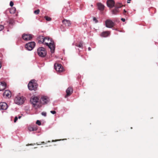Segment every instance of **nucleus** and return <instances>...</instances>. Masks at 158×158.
<instances>
[{"mask_svg": "<svg viewBox=\"0 0 158 158\" xmlns=\"http://www.w3.org/2000/svg\"><path fill=\"white\" fill-rule=\"evenodd\" d=\"M1 66H2L1 63L0 62V69H1Z\"/></svg>", "mask_w": 158, "mask_h": 158, "instance_id": "58836bf2", "label": "nucleus"}, {"mask_svg": "<svg viewBox=\"0 0 158 158\" xmlns=\"http://www.w3.org/2000/svg\"><path fill=\"white\" fill-rule=\"evenodd\" d=\"M121 6H115V8L112 10V12L113 14L115 15L116 13L118 12V9L121 7Z\"/></svg>", "mask_w": 158, "mask_h": 158, "instance_id": "6ab92c4d", "label": "nucleus"}, {"mask_svg": "<svg viewBox=\"0 0 158 158\" xmlns=\"http://www.w3.org/2000/svg\"><path fill=\"white\" fill-rule=\"evenodd\" d=\"M62 22L66 26H69L71 24V23L70 20L65 19L63 20L62 21Z\"/></svg>", "mask_w": 158, "mask_h": 158, "instance_id": "f3484780", "label": "nucleus"}, {"mask_svg": "<svg viewBox=\"0 0 158 158\" xmlns=\"http://www.w3.org/2000/svg\"><path fill=\"white\" fill-rule=\"evenodd\" d=\"M18 118L17 116H15V118L14 122V123H16L17 120H18Z\"/></svg>", "mask_w": 158, "mask_h": 158, "instance_id": "c756f323", "label": "nucleus"}, {"mask_svg": "<svg viewBox=\"0 0 158 158\" xmlns=\"http://www.w3.org/2000/svg\"><path fill=\"white\" fill-rule=\"evenodd\" d=\"M8 108L7 103L5 102L0 103V110H6Z\"/></svg>", "mask_w": 158, "mask_h": 158, "instance_id": "f8f14e48", "label": "nucleus"}, {"mask_svg": "<svg viewBox=\"0 0 158 158\" xmlns=\"http://www.w3.org/2000/svg\"><path fill=\"white\" fill-rule=\"evenodd\" d=\"M14 5V3L12 1H10V5L11 6H12Z\"/></svg>", "mask_w": 158, "mask_h": 158, "instance_id": "7c9ffc66", "label": "nucleus"}, {"mask_svg": "<svg viewBox=\"0 0 158 158\" xmlns=\"http://www.w3.org/2000/svg\"><path fill=\"white\" fill-rule=\"evenodd\" d=\"M33 38V35L28 34H24L22 36V38L25 41L31 40Z\"/></svg>", "mask_w": 158, "mask_h": 158, "instance_id": "1a4fd4ad", "label": "nucleus"}, {"mask_svg": "<svg viewBox=\"0 0 158 158\" xmlns=\"http://www.w3.org/2000/svg\"><path fill=\"white\" fill-rule=\"evenodd\" d=\"M93 20L95 22V23H97L98 22V21L97 20L96 18L95 17H94L93 18Z\"/></svg>", "mask_w": 158, "mask_h": 158, "instance_id": "a878e982", "label": "nucleus"}, {"mask_svg": "<svg viewBox=\"0 0 158 158\" xmlns=\"http://www.w3.org/2000/svg\"><path fill=\"white\" fill-rule=\"evenodd\" d=\"M39 38L41 40H39V43L40 42L43 43L45 40H47L48 41H50L49 43L45 42L44 44L47 46H48L49 48L50 49L51 53H53L54 52L55 45L54 44V41L52 39L48 37H44L43 36H41L39 37Z\"/></svg>", "mask_w": 158, "mask_h": 158, "instance_id": "f257e3e1", "label": "nucleus"}, {"mask_svg": "<svg viewBox=\"0 0 158 158\" xmlns=\"http://www.w3.org/2000/svg\"><path fill=\"white\" fill-rule=\"evenodd\" d=\"M36 144H37V145H39V144H37V143H36Z\"/></svg>", "mask_w": 158, "mask_h": 158, "instance_id": "a18cd8bd", "label": "nucleus"}, {"mask_svg": "<svg viewBox=\"0 0 158 158\" xmlns=\"http://www.w3.org/2000/svg\"><path fill=\"white\" fill-rule=\"evenodd\" d=\"M8 22L9 25H12L14 24V22L13 19H10L9 20Z\"/></svg>", "mask_w": 158, "mask_h": 158, "instance_id": "5701e85b", "label": "nucleus"}, {"mask_svg": "<svg viewBox=\"0 0 158 158\" xmlns=\"http://www.w3.org/2000/svg\"><path fill=\"white\" fill-rule=\"evenodd\" d=\"M49 100V98L48 97L43 96L41 98L40 102L42 104H46L48 102Z\"/></svg>", "mask_w": 158, "mask_h": 158, "instance_id": "9d476101", "label": "nucleus"}, {"mask_svg": "<svg viewBox=\"0 0 158 158\" xmlns=\"http://www.w3.org/2000/svg\"><path fill=\"white\" fill-rule=\"evenodd\" d=\"M0 91H2L5 89L6 86V84L4 82H0Z\"/></svg>", "mask_w": 158, "mask_h": 158, "instance_id": "a211bd4d", "label": "nucleus"}, {"mask_svg": "<svg viewBox=\"0 0 158 158\" xmlns=\"http://www.w3.org/2000/svg\"><path fill=\"white\" fill-rule=\"evenodd\" d=\"M35 43L34 41L28 42L25 45V48L28 51H31L35 47Z\"/></svg>", "mask_w": 158, "mask_h": 158, "instance_id": "423d86ee", "label": "nucleus"}, {"mask_svg": "<svg viewBox=\"0 0 158 158\" xmlns=\"http://www.w3.org/2000/svg\"><path fill=\"white\" fill-rule=\"evenodd\" d=\"M39 99L37 97H34L30 99L31 103L34 106V107L37 109L40 107V106L38 104Z\"/></svg>", "mask_w": 158, "mask_h": 158, "instance_id": "39448f33", "label": "nucleus"}, {"mask_svg": "<svg viewBox=\"0 0 158 158\" xmlns=\"http://www.w3.org/2000/svg\"><path fill=\"white\" fill-rule=\"evenodd\" d=\"M21 116H19L18 117V118L20 119L21 117Z\"/></svg>", "mask_w": 158, "mask_h": 158, "instance_id": "4c0bfd02", "label": "nucleus"}, {"mask_svg": "<svg viewBox=\"0 0 158 158\" xmlns=\"http://www.w3.org/2000/svg\"><path fill=\"white\" fill-rule=\"evenodd\" d=\"M110 35V31H104L100 34V36L102 37H107Z\"/></svg>", "mask_w": 158, "mask_h": 158, "instance_id": "ddd939ff", "label": "nucleus"}, {"mask_svg": "<svg viewBox=\"0 0 158 158\" xmlns=\"http://www.w3.org/2000/svg\"><path fill=\"white\" fill-rule=\"evenodd\" d=\"M48 142H50V141H48Z\"/></svg>", "mask_w": 158, "mask_h": 158, "instance_id": "49530a36", "label": "nucleus"}, {"mask_svg": "<svg viewBox=\"0 0 158 158\" xmlns=\"http://www.w3.org/2000/svg\"><path fill=\"white\" fill-rule=\"evenodd\" d=\"M44 18H45V19L47 21H50L52 19L51 18L48 17L47 16H45Z\"/></svg>", "mask_w": 158, "mask_h": 158, "instance_id": "393cba45", "label": "nucleus"}, {"mask_svg": "<svg viewBox=\"0 0 158 158\" xmlns=\"http://www.w3.org/2000/svg\"><path fill=\"white\" fill-rule=\"evenodd\" d=\"M127 12V11L125 9L123 10V14L124 15H125V14Z\"/></svg>", "mask_w": 158, "mask_h": 158, "instance_id": "72a5a7b5", "label": "nucleus"}, {"mask_svg": "<svg viewBox=\"0 0 158 158\" xmlns=\"http://www.w3.org/2000/svg\"><path fill=\"white\" fill-rule=\"evenodd\" d=\"M54 66L55 69L57 71H58L59 72L63 71V68L61 64L56 63L54 64Z\"/></svg>", "mask_w": 158, "mask_h": 158, "instance_id": "6e6552de", "label": "nucleus"}, {"mask_svg": "<svg viewBox=\"0 0 158 158\" xmlns=\"http://www.w3.org/2000/svg\"><path fill=\"white\" fill-rule=\"evenodd\" d=\"M32 145V144H28V145H27V146H28V145Z\"/></svg>", "mask_w": 158, "mask_h": 158, "instance_id": "a19ab883", "label": "nucleus"}, {"mask_svg": "<svg viewBox=\"0 0 158 158\" xmlns=\"http://www.w3.org/2000/svg\"><path fill=\"white\" fill-rule=\"evenodd\" d=\"M121 20L123 22H124L125 21V19L124 18H122L121 19Z\"/></svg>", "mask_w": 158, "mask_h": 158, "instance_id": "473e14b6", "label": "nucleus"}, {"mask_svg": "<svg viewBox=\"0 0 158 158\" xmlns=\"http://www.w3.org/2000/svg\"><path fill=\"white\" fill-rule=\"evenodd\" d=\"M66 95L65 97L66 98L67 96L71 95L73 92V89L72 87H68L66 91Z\"/></svg>", "mask_w": 158, "mask_h": 158, "instance_id": "4468645a", "label": "nucleus"}, {"mask_svg": "<svg viewBox=\"0 0 158 158\" xmlns=\"http://www.w3.org/2000/svg\"><path fill=\"white\" fill-rule=\"evenodd\" d=\"M41 114L42 115L45 117L46 116V115H47V114H46V112H42V113H41Z\"/></svg>", "mask_w": 158, "mask_h": 158, "instance_id": "cd10ccee", "label": "nucleus"}, {"mask_svg": "<svg viewBox=\"0 0 158 158\" xmlns=\"http://www.w3.org/2000/svg\"><path fill=\"white\" fill-rule=\"evenodd\" d=\"M131 1V0H127V3H130V1Z\"/></svg>", "mask_w": 158, "mask_h": 158, "instance_id": "e433bc0d", "label": "nucleus"}, {"mask_svg": "<svg viewBox=\"0 0 158 158\" xmlns=\"http://www.w3.org/2000/svg\"><path fill=\"white\" fill-rule=\"evenodd\" d=\"M40 12V10L39 9H37L36 10H35L34 11V13L35 15H37L39 14Z\"/></svg>", "mask_w": 158, "mask_h": 158, "instance_id": "b1692460", "label": "nucleus"}, {"mask_svg": "<svg viewBox=\"0 0 158 158\" xmlns=\"http://www.w3.org/2000/svg\"><path fill=\"white\" fill-rule=\"evenodd\" d=\"M50 112L52 114H55L56 113V111L55 110H52L50 111Z\"/></svg>", "mask_w": 158, "mask_h": 158, "instance_id": "2f4dec72", "label": "nucleus"}, {"mask_svg": "<svg viewBox=\"0 0 158 158\" xmlns=\"http://www.w3.org/2000/svg\"><path fill=\"white\" fill-rule=\"evenodd\" d=\"M78 50H79V51H81V50H80L79 49H78Z\"/></svg>", "mask_w": 158, "mask_h": 158, "instance_id": "c03bdc74", "label": "nucleus"}, {"mask_svg": "<svg viewBox=\"0 0 158 158\" xmlns=\"http://www.w3.org/2000/svg\"><path fill=\"white\" fill-rule=\"evenodd\" d=\"M76 46L79 48H81V49H83V43L81 42H80L79 44H76Z\"/></svg>", "mask_w": 158, "mask_h": 158, "instance_id": "412c9836", "label": "nucleus"}, {"mask_svg": "<svg viewBox=\"0 0 158 158\" xmlns=\"http://www.w3.org/2000/svg\"><path fill=\"white\" fill-rule=\"evenodd\" d=\"M11 92L9 90H6L3 93V95L4 96H6L7 97L9 98L11 97Z\"/></svg>", "mask_w": 158, "mask_h": 158, "instance_id": "dca6fc26", "label": "nucleus"}, {"mask_svg": "<svg viewBox=\"0 0 158 158\" xmlns=\"http://www.w3.org/2000/svg\"><path fill=\"white\" fill-rule=\"evenodd\" d=\"M113 29V30H116V31L117 30V29Z\"/></svg>", "mask_w": 158, "mask_h": 158, "instance_id": "ea45409f", "label": "nucleus"}, {"mask_svg": "<svg viewBox=\"0 0 158 158\" xmlns=\"http://www.w3.org/2000/svg\"><path fill=\"white\" fill-rule=\"evenodd\" d=\"M4 28V26L2 25H0V31L2 30Z\"/></svg>", "mask_w": 158, "mask_h": 158, "instance_id": "c85d7f7f", "label": "nucleus"}, {"mask_svg": "<svg viewBox=\"0 0 158 158\" xmlns=\"http://www.w3.org/2000/svg\"><path fill=\"white\" fill-rule=\"evenodd\" d=\"M98 9L101 11H103L104 9V6L101 3H98L97 4Z\"/></svg>", "mask_w": 158, "mask_h": 158, "instance_id": "2eb2a0df", "label": "nucleus"}, {"mask_svg": "<svg viewBox=\"0 0 158 158\" xmlns=\"http://www.w3.org/2000/svg\"><path fill=\"white\" fill-rule=\"evenodd\" d=\"M63 139H60V140H56L55 141H54V140H52V142H54V141H60V140H63Z\"/></svg>", "mask_w": 158, "mask_h": 158, "instance_id": "f704fd0d", "label": "nucleus"}, {"mask_svg": "<svg viewBox=\"0 0 158 158\" xmlns=\"http://www.w3.org/2000/svg\"><path fill=\"white\" fill-rule=\"evenodd\" d=\"M25 100V98L23 96H18L15 98L14 101L15 104L18 105H20L23 104Z\"/></svg>", "mask_w": 158, "mask_h": 158, "instance_id": "20e7f679", "label": "nucleus"}, {"mask_svg": "<svg viewBox=\"0 0 158 158\" xmlns=\"http://www.w3.org/2000/svg\"><path fill=\"white\" fill-rule=\"evenodd\" d=\"M38 86V84L35 82V79L31 80L28 85V88L30 90H36L37 89Z\"/></svg>", "mask_w": 158, "mask_h": 158, "instance_id": "f03ea898", "label": "nucleus"}, {"mask_svg": "<svg viewBox=\"0 0 158 158\" xmlns=\"http://www.w3.org/2000/svg\"><path fill=\"white\" fill-rule=\"evenodd\" d=\"M37 52L38 55L42 57H44L47 55L46 51L45 48L43 47L39 48Z\"/></svg>", "mask_w": 158, "mask_h": 158, "instance_id": "7ed1b4c3", "label": "nucleus"}, {"mask_svg": "<svg viewBox=\"0 0 158 158\" xmlns=\"http://www.w3.org/2000/svg\"><path fill=\"white\" fill-rule=\"evenodd\" d=\"M91 6L92 7H93V5H91Z\"/></svg>", "mask_w": 158, "mask_h": 158, "instance_id": "37998d69", "label": "nucleus"}, {"mask_svg": "<svg viewBox=\"0 0 158 158\" xmlns=\"http://www.w3.org/2000/svg\"><path fill=\"white\" fill-rule=\"evenodd\" d=\"M41 143H44V142H41Z\"/></svg>", "mask_w": 158, "mask_h": 158, "instance_id": "79ce46f5", "label": "nucleus"}, {"mask_svg": "<svg viewBox=\"0 0 158 158\" xmlns=\"http://www.w3.org/2000/svg\"><path fill=\"white\" fill-rule=\"evenodd\" d=\"M107 6L110 8H112L114 6V2L113 0H108L106 2Z\"/></svg>", "mask_w": 158, "mask_h": 158, "instance_id": "9b49d317", "label": "nucleus"}, {"mask_svg": "<svg viewBox=\"0 0 158 158\" xmlns=\"http://www.w3.org/2000/svg\"><path fill=\"white\" fill-rule=\"evenodd\" d=\"M36 124L38 125L39 126H40L41 125V123L40 120H37L36 121Z\"/></svg>", "mask_w": 158, "mask_h": 158, "instance_id": "bb28decb", "label": "nucleus"}, {"mask_svg": "<svg viewBox=\"0 0 158 158\" xmlns=\"http://www.w3.org/2000/svg\"><path fill=\"white\" fill-rule=\"evenodd\" d=\"M28 130L30 131H36L38 128L36 126L30 127H28Z\"/></svg>", "mask_w": 158, "mask_h": 158, "instance_id": "aec40b11", "label": "nucleus"}, {"mask_svg": "<svg viewBox=\"0 0 158 158\" xmlns=\"http://www.w3.org/2000/svg\"><path fill=\"white\" fill-rule=\"evenodd\" d=\"M88 50L89 51H90L91 50V48L90 47H89L88 48Z\"/></svg>", "mask_w": 158, "mask_h": 158, "instance_id": "c9c22d12", "label": "nucleus"}, {"mask_svg": "<svg viewBox=\"0 0 158 158\" xmlns=\"http://www.w3.org/2000/svg\"><path fill=\"white\" fill-rule=\"evenodd\" d=\"M105 25L107 28H112L115 25L114 23L110 19H107L105 21Z\"/></svg>", "mask_w": 158, "mask_h": 158, "instance_id": "0eeeda50", "label": "nucleus"}, {"mask_svg": "<svg viewBox=\"0 0 158 158\" xmlns=\"http://www.w3.org/2000/svg\"><path fill=\"white\" fill-rule=\"evenodd\" d=\"M15 11L16 9L15 8H12L10 10V13L12 14H14L15 13Z\"/></svg>", "mask_w": 158, "mask_h": 158, "instance_id": "4be33fe9", "label": "nucleus"}]
</instances>
